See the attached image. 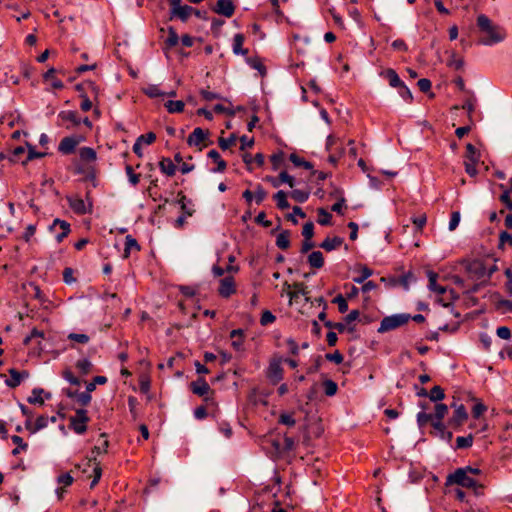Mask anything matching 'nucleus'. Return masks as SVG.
<instances>
[{"mask_svg": "<svg viewBox=\"0 0 512 512\" xmlns=\"http://www.w3.org/2000/svg\"><path fill=\"white\" fill-rule=\"evenodd\" d=\"M477 26L484 35L479 39L480 44L491 46L502 42L506 38L505 30L499 25L494 24L485 14L477 17Z\"/></svg>", "mask_w": 512, "mask_h": 512, "instance_id": "1", "label": "nucleus"}, {"mask_svg": "<svg viewBox=\"0 0 512 512\" xmlns=\"http://www.w3.org/2000/svg\"><path fill=\"white\" fill-rule=\"evenodd\" d=\"M459 485L464 488L474 489L478 494V489H482V485L466 473L465 469L458 468L453 473L449 474L446 478V485Z\"/></svg>", "mask_w": 512, "mask_h": 512, "instance_id": "2", "label": "nucleus"}, {"mask_svg": "<svg viewBox=\"0 0 512 512\" xmlns=\"http://www.w3.org/2000/svg\"><path fill=\"white\" fill-rule=\"evenodd\" d=\"M411 315L406 313L394 314L386 316L382 319L378 328V333H385L394 329H397L408 323Z\"/></svg>", "mask_w": 512, "mask_h": 512, "instance_id": "3", "label": "nucleus"}, {"mask_svg": "<svg viewBox=\"0 0 512 512\" xmlns=\"http://www.w3.org/2000/svg\"><path fill=\"white\" fill-rule=\"evenodd\" d=\"M89 417L85 409H78L74 416L69 419L70 427L76 434H83L87 430Z\"/></svg>", "mask_w": 512, "mask_h": 512, "instance_id": "4", "label": "nucleus"}, {"mask_svg": "<svg viewBox=\"0 0 512 512\" xmlns=\"http://www.w3.org/2000/svg\"><path fill=\"white\" fill-rule=\"evenodd\" d=\"M68 204L74 213L84 215L92 212V203H86L85 200L78 196H71L67 198Z\"/></svg>", "mask_w": 512, "mask_h": 512, "instance_id": "5", "label": "nucleus"}, {"mask_svg": "<svg viewBox=\"0 0 512 512\" xmlns=\"http://www.w3.org/2000/svg\"><path fill=\"white\" fill-rule=\"evenodd\" d=\"M266 375L272 384H277L283 379L284 370L281 359H275L269 363Z\"/></svg>", "mask_w": 512, "mask_h": 512, "instance_id": "6", "label": "nucleus"}, {"mask_svg": "<svg viewBox=\"0 0 512 512\" xmlns=\"http://www.w3.org/2000/svg\"><path fill=\"white\" fill-rule=\"evenodd\" d=\"M82 140L83 138L80 136L64 137L59 143L58 150L64 155H69L75 151Z\"/></svg>", "mask_w": 512, "mask_h": 512, "instance_id": "7", "label": "nucleus"}, {"mask_svg": "<svg viewBox=\"0 0 512 512\" xmlns=\"http://www.w3.org/2000/svg\"><path fill=\"white\" fill-rule=\"evenodd\" d=\"M236 292L235 280L232 276L224 277L219 282L218 293L223 298H229Z\"/></svg>", "mask_w": 512, "mask_h": 512, "instance_id": "8", "label": "nucleus"}, {"mask_svg": "<svg viewBox=\"0 0 512 512\" xmlns=\"http://www.w3.org/2000/svg\"><path fill=\"white\" fill-rule=\"evenodd\" d=\"M284 288L288 290L287 294L290 298V302L297 300L299 295L306 296L308 294L307 286L302 282L294 283L293 285L285 282Z\"/></svg>", "mask_w": 512, "mask_h": 512, "instance_id": "9", "label": "nucleus"}, {"mask_svg": "<svg viewBox=\"0 0 512 512\" xmlns=\"http://www.w3.org/2000/svg\"><path fill=\"white\" fill-rule=\"evenodd\" d=\"M213 10L217 14L230 18L235 12V6L231 0H218Z\"/></svg>", "mask_w": 512, "mask_h": 512, "instance_id": "10", "label": "nucleus"}, {"mask_svg": "<svg viewBox=\"0 0 512 512\" xmlns=\"http://www.w3.org/2000/svg\"><path fill=\"white\" fill-rule=\"evenodd\" d=\"M59 227L60 233L56 234L55 238L58 243L62 242L65 237L70 233V224L65 221L56 218L53 221V224L50 226L51 231H56V228Z\"/></svg>", "mask_w": 512, "mask_h": 512, "instance_id": "11", "label": "nucleus"}, {"mask_svg": "<svg viewBox=\"0 0 512 512\" xmlns=\"http://www.w3.org/2000/svg\"><path fill=\"white\" fill-rule=\"evenodd\" d=\"M10 378L5 380V383L10 388H16L19 386L23 379L29 376L27 371L19 372L14 368L9 370Z\"/></svg>", "mask_w": 512, "mask_h": 512, "instance_id": "12", "label": "nucleus"}, {"mask_svg": "<svg viewBox=\"0 0 512 512\" xmlns=\"http://www.w3.org/2000/svg\"><path fill=\"white\" fill-rule=\"evenodd\" d=\"M209 132L197 127L188 136L187 143L189 146H198L208 138Z\"/></svg>", "mask_w": 512, "mask_h": 512, "instance_id": "13", "label": "nucleus"}, {"mask_svg": "<svg viewBox=\"0 0 512 512\" xmlns=\"http://www.w3.org/2000/svg\"><path fill=\"white\" fill-rule=\"evenodd\" d=\"M468 418V414L466 408L463 404H460L455 407L453 416L451 417L449 423L455 427L461 426Z\"/></svg>", "mask_w": 512, "mask_h": 512, "instance_id": "14", "label": "nucleus"}, {"mask_svg": "<svg viewBox=\"0 0 512 512\" xmlns=\"http://www.w3.org/2000/svg\"><path fill=\"white\" fill-rule=\"evenodd\" d=\"M48 422H49V417L47 416H44V415H41L39 416L36 421H35V424L33 425L31 420L28 419L26 422H25V427L28 431H30L31 433H36L38 432L39 430L41 429H44L45 427H47L48 425Z\"/></svg>", "mask_w": 512, "mask_h": 512, "instance_id": "15", "label": "nucleus"}, {"mask_svg": "<svg viewBox=\"0 0 512 512\" xmlns=\"http://www.w3.org/2000/svg\"><path fill=\"white\" fill-rule=\"evenodd\" d=\"M190 389L194 394L204 396L210 391V386L204 378H199L190 384Z\"/></svg>", "mask_w": 512, "mask_h": 512, "instance_id": "16", "label": "nucleus"}, {"mask_svg": "<svg viewBox=\"0 0 512 512\" xmlns=\"http://www.w3.org/2000/svg\"><path fill=\"white\" fill-rule=\"evenodd\" d=\"M194 8L188 5H182L175 10H170L171 18H179L182 22H186L193 13Z\"/></svg>", "mask_w": 512, "mask_h": 512, "instance_id": "17", "label": "nucleus"}, {"mask_svg": "<svg viewBox=\"0 0 512 512\" xmlns=\"http://www.w3.org/2000/svg\"><path fill=\"white\" fill-rule=\"evenodd\" d=\"M245 41V37L243 34L238 33L233 37L232 50L236 55L246 56L248 54V49L243 48V44Z\"/></svg>", "mask_w": 512, "mask_h": 512, "instance_id": "18", "label": "nucleus"}, {"mask_svg": "<svg viewBox=\"0 0 512 512\" xmlns=\"http://www.w3.org/2000/svg\"><path fill=\"white\" fill-rule=\"evenodd\" d=\"M58 117L63 122H69L71 124V126H67L68 129L71 127L79 126L81 124V119L75 111H61Z\"/></svg>", "mask_w": 512, "mask_h": 512, "instance_id": "19", "label": "nucleus"}, {"mask_svg": "<svg viewBox=\"0 0 512 512\" xmlns=\"http://www.w3.org/2000/svg\"><path fill=\"white\" fill-rule=\"evenodd\" d=\"M429 284L428 288L437 293L438 295H442L446 292V288L444 286L437 284L438 274L434 271H428L427 272Z\"/></svg>", "mask_w": 512, "mask_h": 512, "instance_id": "20", "label": "nucleus"}, {"mask_svg": "<svg viewBox=\"0 0 512 512\" xmlns=\"http://www.w3.org/2000/svg\"><path fill=\"white\" fill-rule=\"evenodd\" d=\"M382 75L384 76V78L389 82V85L393 88H398L400 86H402V84L404 83L399 75L397 74V72L392 69V68H389L387 70H385Z\"/></svg>", "mask_w": 512, "mask_h": 512, "instance_id": "21", "label": "nucleus"}, {"mask_svg": "<svg viewBox=\"0 0 512 512\" xmlns=\"http://www.w3.org/2000/svg\"><path fill=\"white\" fill-rule=\"evenodd\" d=\"M343 242V238L339 236H335L333 238L326 237L320 244V247L326 251H332L340 247L343 244Z\"/></svg>", "mask_w": 512, "mask_h": 512, "instance_id": "22", "label": "nucleus"}, {"mask_svg": "<svg viewBox=\"0 0 512 512\" xmlns=\"http://www.w3.org/2000/svg\"><path fill=\"white\" fill-rule=\"evenodd\" d=\"M244 163L248 166L249 170H252V163H256L257 166L261 167L264 164V155L262 153H257L254 157L249 153H245L243 156Z\"/></svg>", "mask_w": 512, "mask_h": 512, "instance_id": "23", "label": "nucleus"}, {"mask_svg": "<svg viewBox=\"0 0 512 512\" xmlns=\"http://www.w3.org/2000/svg\"><path fill=\"white\" fill-rule=\"evenodd\" d=\"M159 168L167 176H173L176 173V166L170 158H162Z\"/></svg>", "mask_w": 512, "mask_h": 512, "instance_id": "24", "label": "nucleus"}, {"mask_svg": "<svg viewBox=\"0 0 512 512\" xmlns=\"http://www.w3.org/2000/svg\"><path fill=\"white\" fill-rule=\"evenodd\" d=\"M308 263L311 267L320 269L324 265V257L322 252L320 251H313L308 256Z\"/></svg>", "mask_w": 512, "mask_h": 512, "instance_id": "25", "label": "nucleus"}, {"mask_svg": "<svg viewBox=\"0 0 512 512\" xmlns=\"http://www.w3.org/2000/svg\"><path fill=\"white\" fill-rule=\"evenodd\" d=\"M232 346L236 350H240L243 345L244 331L242 329H234L230 332Z\"/></svg>", "mask_w": 512, "mask_h": 512, "instance_id": "26", "label": "nucleus"}, {"mask_svg": "<svg viewBox=\"0 0 512 512\" xmlns=\"http://www.w3.org/2000/svg\"><path fill=\"white\" fill-rule=\"evenodd\" d=\"M139 251L140 246L135 238H133L131 235H127L125 237V248H124V257H129L131 251Z\"/></svg>", "mask_w": 512, "mask_h": 512, "instance_id": "27", "label": "nucleus"}, {"mask_svg": "<svg viewBox=\"0 0 512 512\" xmlns=\"http://www.w3.org/2000/svg\"><path fill=\"white\" fill-rule=\"evenodd\" d=\"M55 73H56V70L54 68H50L44 74V79L46 81H50L51 82V86L54 89H62L64 87V84H63V82L60 79L55 77Z\"/></svg>", "mask_w": 512, "mask_h": 512, "instance_id": "28", "label": "nucleus"}, {"mask_svg": "<svg viewBox=\"0 0 512 512\" xmlns=\"http://www.w3.org/2000/svg\"><path fill=\"white\" fill-rule=\"evenodd\" d=\"M276 245L279 249L286 250L290 246V233L285 230L277 235Z\"/></svg>", "mask_w": 512, "mask_h": 512, "instance_id": "29", "label": "nucleus"}, {"mask_svg": "<svg viewBox=\"0 0 512 512\" xmlns=\"http://www.w3.org/2000/svg\"><path fill=\"white\" fill-rule=\"evenodd\" d=\"M79 156L84 162H94L96 160V152L91 147H82L79 151Z\"/></svg>", "mask_w": 512, "mask_h": 512, "instance_id": "30", "label": "nucleus"}, {"mask_svg": "<svg viewBox=\"0 0 512 512\" xmlns=\"http://www.w3.org/2000/svg\"><path fill=\"white\" fill-rule=\"evenodd\" d=\"M92 461L94 462V467H93L94 475H93V480L90 483L91 489L94 488L98 484V482L102 476V468L100 467L99 463L96 462V458L89 459L87 464L89 465Z\"/></svg>", "mask_w": 512, "mask_h": 512, "instance_id": "31", "label": "nucleus"}, {"mask_svg": "<svg viewBox=\"0 0 512 512\" xmlns=\"http://www.w3.org/2000/svg\"><path fill=\"white\" fill-rule=\"evenodd\" d=\"M274 200L276 201V205L279 209L285 210L290 207L289 202L287 201V194L280 190L274 195Z\"/></svg>", "mask_w": 512, "mask_h": 512, "instance_id": "32", "label": "nucleus"}, {"mask_svg": "<svg viewBox=\"0 0 512 512\" xmlns=\"http://www.w3.org/2000/svg\"><path fill=\"white\" fill-rule=\"evenodd\" d=\"M184 102L181 100H168L165 103V107L169 113H180L184 110Z\"/></svg>", "mask_w": 512, "mask_h": 512, "instance_id": "33", "label": "nucleus"}, {"mask_svg": "<svg viewBox=\"0 0 512 512\" xmlns=\"http://www.w3.org/2000/svg\"><path fill=\"white\" fill-rule=\"evenodd\" d=\"M289 159L296 167H303L304 169L307 170H311L313 168V165L310 162L304 160L295 153L290 154Z\"/></svg>", "mask_w": 512, "mask_h": 512, "instance_id": "34", "label": "nucleus"}, {"mask_svg": "<svg viewBox=\"0 0 512 512\" xmlns=\"http://www.w3.org/2000/svg\"><path fill=\"white\" fill-rule=\"evenodd\" d=\"M12 442L16 445V448L12 450L14 456L20 453V450L25 451L28 448V444L24 442L23 438L17 435L11 437Z\"/></svg>", "mask_w": 512, "mask_h": 512, "instance_id": "35", "label": "nucleus"}, {"mask_svg": "<svg viewBox=\"0 0 512 512\" xmlns=\"http://www.w3.org/2000/svg\"><path fill=\"white\" fill-rule=\"evenodd\" d=\"M373 274V271L367 266H361L359 269V275L353 278V281L357 284H362Z\"/></svg>", "mask_w": 512, "mask_h": 512, "instance_id": "36", "label": "nucleus"}, {"mask_svg": "<svg viewBox=\"0 0 512 512\" xmlns=\"http://www.w3.org/2000/svg\"><path fill=\"white\" fill-rule=\"evenodd\" d=\"M179 42V36L173 27L168 28V36L165 40V45L167 48H172L176 46Z\"/></svg>", "mask_w": 512, "mask_h": 512, "instance_id": "37", "label": "nucleus"}, {"mask_svg": "<svg viewBox=\"0 0 512 512\" xmlns=\"http://www.w3.org/2000/svg\"><path fill=\"white\" fill-rule=\"evenodd\" d=\"M76 368L82 374H88L92 371L93 364L90 360L83 358L76 362Z\"/></svg>", "mask_w": 512, "mask_h": 512, "instance_id": "38", "label": "nucleus"}, {"mask_svg": "<svg viewBox=\"0 0 512 512\" xmlns=\"http://www.w3.org/2000/svg\"><path fill=\"white\" fill-rule=\"evenodd\" d=\"M473 444V435L469 434L466 437L459 436L456 438V449H465L471 447Z\"/></svg>", "mask_w": 512, "mask_h": 512, "instance_id": "39", "label": "nucleus"}, {"mask_svg": "<svg viewBox=\"0 0 512 512\" xmlns=\"http://www.w3.org/2000/svg\"><path fill=\"white\" fill-rule=\"evenodd\" d=\"M318 212V223L322 226L331 225L332 215L324 208H319Z\"/></svg>", "mask_w": 512, "mask_h": 512, "instance_id": "40", "label": "nucleus"}, {"mask_svg": "<svg viewBox=\"0 0 512 512\" xmlns=\"http://www.w3.org/2000/svg\"><path fill=\"white\" fill-rule=\"evenodd\" d=\"M448 413V406L443 403H439L435 405V413L432 414L434 420L443 421L444 417Z\"/></svg>", "mask_w": 512, "mask_h": 512, "instance_id": "41", "label": "nucleus"}, {"mask_svg": "<svg viewBox=\"0 0 512 512\" xmlns=\"http://www.w3.org/2000/svg\"><path fill=\"white\" fill-rule=\"evenodd\" d=\"M309 195H310V192L309 191H305V190H301V189H294L292 192H291V197L299 202V203H304L308 200L309 198Z\"/></svg>", "mask_w": 512, "mask_h": 512, "instance_id": "42", "label": "nucleus"}, {"mask_svg": "<svg viewBox=\"0 0 512 512\" xmlns=\"http://www.w3.org/2000/svg\"><path fill=\"white\" fill-rule=\"evenodd\" d=\"M431 401H441L445 397L444 390L440 386H434L428 394Z\"/></svg>", "mask_w": 512, "mask_h": 512, "instance_id": "43", "label": "nucleus"}, {"mask_svg": "<svg viewBox=\"0 0 512 512\" xmlns=\"http://www.w3.org/2000/svg\"><path fill=\"white\" fill-rule=\"evenodd\" d=\"M433 420H434L433 415L430 413H426V412L422 411L417 414V423H418L419 427H424L429 422L432 424Z\"/></svg>", "mask_w": 512, "mask_h": 512, "instance_id": "44", "label": "nucleus"}, {"mask_svg": "<svg viewBox=\"0 0 512 512\" xmlns=\"http://www.w3.org/2000/svg\"><path fill=\"white\" fill-rule=\"evenodd\" d=\"M43 389L35 388L32 391V396L28 398V402L30 404H44V400L42 398Z\"/></svg>", "mask_w": 512, "mask_h": 512, "instance_id": "45", "label": "nucleus"}, {"mask_svg": "<svg viewBox=\"0 0 512 512\" xmlns=\"http://www.w3.org/2000/svg\"><path fill=\"white\" fill-rule=\"evenodd\" d=\"M323 387H324V391H325V394L327 396H333L337 393V390H338V386L337 384L330 380V379H327L323 382Z\"/></svg>", "mask_w": 512, "mask_h": 512, "instance_id": "46", "label": "nucleus"}, {"mask_svg": "<svg viewBox=\"0 0 512 512\" xmlns=\"http://www.w3.org/2000/svg\"><path fill=\"white\" fill-rule=\"evenodd\" d=\"M247 63L255 70H258L262 75L266 73V68L259 58H248Z\"/></svg>", "mask_w": 512, "mask_h": 512, "instance_id": "47", "label": "nucleus"}, {"mask_svg": "<svg viewBox=\"0 0 512 512\" xmlns=\"http://www.w3.org/2000/svg\"><path fill=\"white\" fill-rule=\"evenodd\" d=\"M144 93L150 98H156L165 95V93L162 92L157 85H149L144 89Z\"/></svg>", "mask_w": 512, "mask_h": 512, "instance_id": "48", "label": "nucleus"}, {"mask_svg": "<svg viewBox=\"0 0 512 512\" xmlns=\"http://www.w3.org/2000/svg\"><path fill=\"white\" fill-rule=\"evenodd\" d=\"M278 422L289 427L294 426L296 423L292 413H281Z\"/></svg>", "mask_w": 512, "mask_h": 512, "instance_id": "49", "label": "nucleus"}, {"mask_svg": "<svg viewBox=\"0 0 512 512\" xmlns=\"http://www.w3.org/2000/svg\"><path fill=\"white\" fill-rule=\"evenodd\" d=\"M125 170H126V174L128 176L129 182L133 186H136L139 183V181H140V176L141 175L137 174V173H134L133 168H132L131 165H126Z\"/></svg>", "mask_w": 512, "mask_h": 512, "instance_id": "50", "label": "nucleus"}, {"mask_svg": "<svg viewBox=\"0 0 512 512\" xmlns=\"http://www.w3.org/2000/svg\"><path fill=\"white\" fill-rule=\"evenodd\" d=\"M506 244H508L509 246H512V234H510L506 231H502L499 234V246L498 247L500 249H503Z\"/></svg>", "mask_w": 512, "mask_h": 512, "instance_id": "51", "label": "nucleus"}, {"mask_svg": "<svg viewBox=\"0 0 512 512\" xmlns=\"http://www.w3.org/2000/svg\"><path fill=\"white\" fill-rule=\"evenodd\" d=\"M276 320V317L270 312L269 310L263 311L261 318H260V324L262 326H267L269 324L274 323Z\"/></svg>", "mask_w": 512, "mask_h": 512, "instance_id": "52", "label": "nucleus"}, {"mask_svg": "<svg viewBox=\"0 0 512 512\" xmlns=\"http://www.w3.org/2000/svg\"><path fill=\"white\" fill-rule=\"evenodd\" d=\"M68 339L80 344H86L89 342V336L86 334H80V333H70L68 335Z\"/></svg>", "mask_w": 512, "mask_h": 512, "instance_id": "53", "label": "nucleus"}, {"mask_svg": "<svg viewBox=\"0 0 512 512\" xmlns=\"http://www.w3.org/2000/svg\"><path fill=\"white\" fill-rule=\"evenodd\" d=\"M333 302L338 305V309H339L340 313L347 312V310H348V303H347L346 299L341 294L337 295L333 299Z\"/></svg>", "mask_w": 512, "mask_h": 512, "instance_id": "54", "label": "nucleus"}, {"mask_svg": "<svg viewBox=\"0 0 512 512\" xmlns=\"http://www.w3.org/2000/svg\"><path fill=\"white\" fill-rule=\"evenodd\" d=\"M398 93L399 95L407 102H411L413 99L412 93L410 89L405 85V83L402 84V86L398 87Z\"/></svg>", "mask_w": 512, "mask_h": 512, "instance_id": "55", "label": "nucleus"}, {"mask_svg": "<svg viewBox=\"0 0 512 512\" xmlns=\"http://www.w3.org/2000/svg\"><path fill=\"white\" fill-rule=\"evenodd\" d=\"M302 235L306 239H312L314 236V224L313 222L309 221L304 224L302 229Z\"/></svg>", "mask_w": 512, "mask_h": 512, "instance_id": "56", "label": "nucleus"}, {"mask_svg": "<svg viewBox=\"0 0 512 512\" xmlns=\"http://www.w3.org/2000/svg\"><path fill=\"white\" fill-rule=\"evenodd\" d=\"M325 358L330 361V362H333L335 364H341L344 360V357L343 355L340 353V351L336 350L335 352L333 353H327L325 355Z\"/></svg>", "mask_w": 512, "mask_h": 512, "instance_id": "57", "label": "nucleus"}, {"mask_svg": "<svg viewBox=\"0 0 512 512\" xmlns=\"http://www.w3.org/2000/svg\"><path fill=\"white\" fill-rule=\"evenodd\" d=\"M466 156L472 162H478L477 150L471 143L466 145Z\"/></svg>", "mask_w": 512, "mask_h": 512, "instance_id": "58", "label": "nucleus"}, {"mask_svg": "<svg viewBox=\"0 0 512 512\" xmlns=\"http://www.w3.org/2000/svg\"><path fill=\"white\" fill-rule=\"evenodd\" d=\"M236 142V137L234 135H230L228 138H220L219 146L221 149L226 150Z\"/></svg>", "mask_w": 512, "mask_h": 512, "instance_id": "59", "label": "nucleus"}, {"mask_svg": "<svg viewBox=\"0 0 512 512\" xmlns=\"http://www.w3.org/2000/svg\"><path fill=\"white\" fill-rule=\"evenodd\" d=\"M255 201L257 204H261L267 197V192L261 185H257L254 193Z\"/></svg>", "mask_w": 512, "mask_h": 512, "instance_id": "60", "label": "nucleus"}, {"mask_svg": "<svg viewBox=\"0 0 512 512\" xmlns=\"http://www.w3.org/2000/svg\"><path fill=\"white\" fill-rule=\"evenodd\" d=\"M432 427L435 430V432H432V434L437 437H440L441 434H443L446 431V427L443 424V421L440 420H433Z\"/></svg>", "mask_w": 512, "mask_h": 512, "instance_id": "61", "label": "nucleus"}, {"mask_svg": "<svg viewBox=\"0 0 512 512\" xmlns=\"http://www.w3.org/2000/svg\"><path fill=\"white\" fill-rule=\"evenodd\" d=\"M35 232H36V226L33 225V224H30L26 227L23 235H22V239L26 242V243H29L31 238L35 235Z\"/></svg>", "mask_w": 512, "mask_h": 512, "instance_id": "62", "label": "nucleus"}, {"mask_svg": "<svg viewBox=\"0 0 512 512\" xmlns=\"http://www.w3.org/2000/svg\"><path fill=\"white\" fill-rule=\"evenodd\" d=\"M136 140L140 141L142 144L150 145L156 140V135L153 132H148L140 135Z\"/></svg>", "mask_w": 512, "mask_h": 512, "instance_id": "63", "label": "nucleus"}, {"mask_svg": "<svg viewBox=\"0 0 512 512\" xmlns=\"http://www.w3.org/2000/svg\"><path fill=\"white\" fill-rule=\"evenodd\" d=\"M62 376L70 384L75 385V386L80 385V380L76 376H74V374L69 369H66L65 371H63Z\"/></svg>", "mask_w": 512, "mask_h": 512, "instance_id": "64", "label": "nucleus"}]
</instances>
